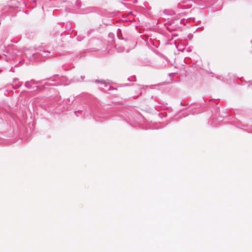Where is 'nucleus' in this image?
Returning <instances> with one entry per match:
<instances>
[{"label":"nucleus","instance_id":"1","mask_svg":"<svg viewBox=\"0 0 252 252\" xmlns=\"http://www.w3.org/2000/svg\"><path fill=\"white\" fill-rule=\"evenodd\" d=\"M47 80L48 81L44 82V80L37 81L34 79H31L26 81L24 86L27 89L31 90V92H41L42 91V86H49L51 84L50 82L54 81V78H48Z\"/></svg>","mask_w":252,"mask_h":252},{"label":"nucleus","instance_id":"2","mask_svg":"<svg viewBox=\"0 0 252 252\" xmlns=\"http://www.w3.org/2000/svg\"><path fill=\"white\" fill-rule=\"evenodd\" d=\"M53 56L50 51L45 49H40L39 52L33 54L30 59L39 62L43 61L46 58H50Z\"/></svg>","mask_w":252,"mask_h":252},{"label":"nucleus","instance_id":"3","mask_svg":"<svg viewBox=\"0 0 252 252\" xmlns=\"http://www.w3.org/2000/svg\"><path fill=\"white\" fill-rule=\"evenodd\" d=\"M193 2L191 0H184L183 3H179V7L183 9H189L192 7Z\"/></svg>","mask_w":252,"mask_h":252},{"label":"nucleus","instance_id":"4","mask_svg":"<svg viewBox=\"0 0 252 252\" xmlns=\"http://www.w3.org/2000/svg\"><path fill=\"white\" fill-rule=\"evenodd\" d=\"M237 126L247 131L248 132H252V126H249L242 123H239L237 124Z\"/></svg>","mask_w":252,"mask_h":252},{"label":"nucleus","instance_id":"5","mask_svg":"<svg viewBox=\"0 0 252 252\" xmlns=\"http://www.w3.org/2000/svg\"><path fill=\"white\" fill-rule=\"evenodd\" d=\"M13 82L14 85H13L12 88L14 89H17L20 88L23 84V82L19 81V79L17 78H14L13 79Z\"/></svg>","mask_w":252,"mask_h":252},{"label":"nucleus","instance_id":"6","mask_svg":"<svg viewBox=\"0 0 252 252\" xmlns=\"http://www.w3.org/2000/svg\"><path fill=\"white\" fill-rule=\"evenodd\" d=\"M96 83H100L102 85H104L105 88H102L103 89H107L108 90H110V86L107 83H106L104 80H96L95 81Z\"/></svg>","mask_w":252,"mask_h":252},{"label":"nucleus","instance_id":"7","mask_svg":"<svg viewBox=\"0 0 252 252\" xmlns=\"http://www.w3.org/2000/svg\"><path fill=\"white\" fill-rule=\"evenodd\" d=\"M189 114V111L187 110H184L180 112V115H182L183 117H185L188 116Z\"/></svg>","mask_w":252,"mask_h":252},{"label":"nucleus","instance_id":"8","mask_svg":"<svg viewBox=\"0 0 252 252\" xmlns=\"http://www.w3.org/2000/svg\"><path fill=\"white\" fill-rule=\"evenodd\" d=\"M115 49L118 53H122L124 51V48L123 47L117 45H115Z\"/></svg>","mask_w":252,"mask_h":252},{"label":"nucleus","instance_id":"9","mask_svg":"<svg viewBox=\"0 0 252 252\" xmlns=\"http://www.w3.org/2000/svg\"><path fill=\"white\" fill-rule=\"evenodd\" d=\"M84 38V36H82V35H79L77 36L76 37V39L79 41H82L83 39Z\"/></svg>","mask_w":252,"mask_h":252},{"label":"nucleus","instance_id":"10","mask_svg":"<svg viewBox=\"0 0 252 252\" xmlns=\"http://www.w3.org/2000/svg\"><path fill=\"white\" fill-rule=\"evenodd\" d=\"M82 110H79L78 111H75L74 113L75 114L76 116H79L78 114L79 113L81 114L82 113Z\"/></svg>","mask_w":252,"mask_h":252},{"label":"nucleus","instance_id":"11","mask_svg":"<svg viewBox=\"0 0 252 252\" xmlns=\"http://www.w3.org/2000/svg\"><path fill=\"white\" fill-rule=\"evenodd\" d=\"M95 119L96 121H103V120L101 119V118L100 117H98V118H95Z\"/></svg>","mask_w":252,"mask_h":252},{"label":"nucleus","instance_id":"12","mask_svg":"<svg viewBox=\"0 0 252 252\" xmlns=\"http://www.w3.org/2000/svg\"><path fill=\"white\" fill-rule=\"evenodd\" d=\"M169 14H170V15H172V14H175V12L173 10H171L170 11H169Z\"/></svg>","mask_w":252,"mask_h":252},{"label":"nucleus","instance_id":"13","mask_svg":"<svg viewBox=\"0 0 252 252\" xmlns=\"http://www.w3.org/2000/svg\"><path fill=\"white\" fill-rule=\"evenodd\" d=\"M121 36H122V34H121V35H119V34H117V37H118V38L119 39H124V38L121 37Z\"/></svg>","mask_w":252,"mask_h":252},{"label":"nucleus","instance_id":"14","mask_svg":"<svg viewBox=\"0 0 252 252\" xmlns=\"http://www.w3.org/2000/svg\"><path fill=\"white\" fill-rule=\"evenodd\" d=\"M135 77H132V79H130L129 77H128V78H127V80H128V81H133V80H134L133 79H135Z\"/></svg>","mask_w":252,"mask_h":252},{"label":"nucleus","instance_id":"15","mask_svg":"<svg viewBox=\"0 0 252 252\" xmlns=\"http://www.w3.org/2000/svg\"><path fill=\"white\" fill-rule=\"evenodd\" d=\"M248 87L252 90V83L248 85Z\"/></svg>","mask_w":252,"mask_h":252},{"label":"nucleus","instance_id":"16","mask_svg":"<svg viewBox=\"0 0 252 252\" xmlns=\"http://www.w3.org/2000/svg\"><path fill=\"white\" fill-rule=\"evenodd\" d=\"M9 71H13V72L14 71L13 70V67H12L10 68V69L9 70Z\"/></svg>","mask_w":252,"mask_h":252},{"label":"nucleus","instance_id":"17","mask_svg":"<svg viewBox=\"0 0 252 252\" xmlns=\"http://www.w3.org/2000/svg\"><path fill=\"white\" fill-rule=\"evenodd\" d=\"M71 28V26L70 24H69L68 26H67V28L68 29H70Z\"/></svg>","mask_w":252,"mask_h":252},{"label":"nucleus","instance_id":"18","mask_svg":"<svg viewBox=\"0 0 252 252\" xmlns=\"http://www.w3.org/2000/svg\"><path fill=\"white\" fill-rule=\"evenodd\" d=\"M183 21H184V19L181 20L180 21V23H182Z\"/></svg>","mask_w":252,"mask_h":252},{"label":"nucleus","instance_id":"19","mask_svg":"<svg viewBox=\"0 0 252 252\" xmlns=\"http://www.w3.org/2000/svg\"><path fill=\"white\" fill-rule=\"evenodd\" d=\"M137 2V0H134V3H136Z\"/></svg>","mask_w":252,"mask_h":252},{"label":"nucleus","instance_id":"20","mask_svg":"<svg viewBox=\"0 0 252 252\" xmlns=\"http://www.w3.org/2000/svg\"><path fill=\"white\" fill-rule=\"evenodd\" d=\"M118 30L119 31H121V30H120V29H118Z\"/></svg>","mask_w":252,"mask_h":252},{"label":"nucleus","instance_id":"21","mask_svg":"<svg viewBox=\"0 0 252 252\" xmlns=\"http://www.w3.org/2000/svg\"><path fill=\"white\" fill-rule=\"evenodd\" d=\"M1 57V55H0V58Z\"/></svg>","mask_w":252,"mask_h":252}]
</instances>
